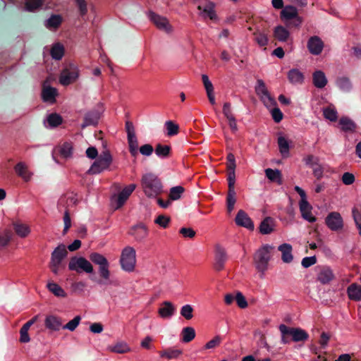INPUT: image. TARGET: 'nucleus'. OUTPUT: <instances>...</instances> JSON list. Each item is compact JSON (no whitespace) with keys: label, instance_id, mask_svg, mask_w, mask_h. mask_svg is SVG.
Here are the masks:
<instances>
[{"label":"nucleus","instance_id":"1","mask_svg":"<svg viewBox=\"0 0 361 361\" xmlns=\"http://www.w3.org/2000/svg\"><path fill=\"white\" fill-rule=\"evenodd\" d=\"M145 194L148 197H156L162 192V185L158 177L152 173H145L141 180Z\"/></svg>","mask_w":361,"mask_h":361},{"label":"nucleus","instance_id":"2","mask_svg":"<svg viewBox=\"0 0 361 361\" xmlns=\"http://www.w3.org/2000/svg\"><path fill=\"white\" fill-rule=\"evenodd\" d=\"M274 249V247L273 246L265 245L257 250L254 256V262L256 269L258 271L261 272L262 275L264 274V272L268 268V263L271 257V253Z\"/></svg>","mask_w":361,"mask_h":361},{"label":"nucleus","instance_id":"3","mask_svg":"<svg viewBox=\"0 0 361 361\" xmlns=\"http://www.w3.org/2000/svg\"><path fill=\"white\" fill-rule=\"evenodd\" d=\"M113 161V157L108 149L101 152L98 158L92 163L88 173L90 174H99L109 169Z\"/></svg>","mask_w":361,"mask_h":361},{"label":"nucleus","instance_id":"4","mask_svg":"<svg viewBox=\"0 0 361 361\" xmlns=\"http://www.w3.org/2000/svg\"><path fill=\"white\" fill-rule=\"evenodd\" d=\"M80 71L77 65L69 63L61 72L59 82L63 86H68L75 82L79 78Z\"/></svg>","mask_w":361,"mask_h":361},{"label":"nucleus","instance_id":"5","mask_svg":"<svg viewBox=\"0 0 361 361\" xmlns=\"http://www.w3.org/2000/svg\"><path fill=\"white\" fill-rule=\"evenodd\" d=\"M281 18L287 26L300 27L303 19L298 16L297 8L293 6H285L281 12Z\"/></svg>","mask_w":361,"mask_h":361},{"label":"nucleus","instance_id":"6","mask_svg":"<svg viewBox=\"0 0 361 361\" xmlns=\"http://www.w3.org/2000/svg\"><path fill=\"white\" fill-rule=\"evenodd\" d=\"M120 263L121 268L128 272H131L135 269L136 264V252L130 246L124 247L121 252Z\"/></svg>","mask_w":361,"mask_h":361},{"label":"nucleus","instance_id":"7","mask_svg":"<svg viewBox=\"0 0 361 361\" xmlns=\"http://www.w3.org/2000/svg\"><path fill=\"white\" fill-rule=\"evenodd\" d=\"M68 269L77 273L85 272L88 274L94 273V268L91 262L82 257H72L68 264Z\"/></svg>","mask_w":361,"mask_h":361},{"label":"nucleus","instance_id":"8","mask_svg":"<svg viewBox=\"0 0 361 361\" xmlns=\"http://www.w3.org/2000/svg\"><path fill=\"white\" fill-rule=\"evenodd\" d=\"M90 260L95 264L99 266V273L100 276L105 281L110 279L109 263L106 258L98 253L92 252L90 255Z\"/></svg>","mask_w":361,"mask_h":361},{"label":"nucleus","instance_id":"9","mask_svg":"<svg viewBox=\"0 0 361 361\" xmlns=\"http://www.w3.org/2000/svg\"><path fill=\"white\" fill-rule=\"evenodd\" d=\"M68 252L64 245H59L51 253L50 269L54 274L59 273L63 259L67 256Z\"/></svg>","mask_w":361,"mask_h":361},{"label":"nucleus","instance_id":"10","mask_svg":"<svg viewBox=\"0 0 361 361\" xmlns=\"http://www.w3.org/2000/svg\"><path fill=\"white\" fill-rule=\"evenodd\" d=\"M147 16L158 29L167 33L172 32L173 27L166 17L159 16L153 11H149Z\"/></svg>","mask_w":361,"mask_h":361},{"label":"nucleus","instance_id":"11","mask_svg":"<svg viewBox=\"0 0 361 361\" xmlns=\"http://www.w3.org/2000/svg\"><path fill=\"white\" fill-rule=\"evenodd\" d=\"M325 223L327 227L333 231H340L343 227V218L337 212H330L325 219Z\"/></svg>","mask_w":361,"mask_h":361},{"label":"nucleus","instance_id":"12","mask_svg":"<svg viewBox=\"0 0 361 361\" xmlns=\"http://www.w3.org/2000/svg\"><path fill=\"white\" fill-rule=\"evenodd\" d=\"M135 184H130L125 187L117 196H114L111 199L112 202L115 204V209H117L121 207L126 200L128 199L131 193L136 188Z\"/></svg>","mask_w":361,"mask_h":361},{"label":"nucleus","instance_id":"13","mask_svg":"<svg viewBox=\"0 0 361 361\" xmlns=\"http://www.w3.org/2000/svg\"><path fill=\"white\" fill-rule=\"evenodd\" d=\"M316 272L317 280L322 284L329 283L334 278L333 271L329 267H317Z\"/></svg>","mask_w":361,"mask_h":361},{"label":"nucleus","instance_id":"14","mask_svg":"<svg viewBox=\"0 0 361 361\" xmlns=\"http://www.w3.org/2000/svg\"><path fill=\"white\" fill-rule=\"evenodd\" d=\"M50 79L47 78L43 85V90L42 92V99L45 102L53 104L56 100V97L58 94L57 90L49 85Z\"/></svg>","mask_w":361,"mask_h":361},{"label":"nucleus","instance_id":"15","mask_svg":"<svg viewBox=\"0 0 361 361\" xmlns=\"http://www.w3.org/2000/svg\"><path fill=\"white\" fill-rule=\"evenodd\" d=\"M227 260V255L226 250L219 245L215 247V262L214 264V269L221 271L224 267V264Z\"/></svg>","mask_w":361,"mask_h":361},{"label":"nucleus","instance_id":"16","mask_svg":"<svg viewBox=\"0 0 361 361\" xmlns=\"http://www.w3.org/2000/svg\"><path fill=\"white\" fill-rule=\"evenodd\" d=\"M73 146L71 143L65 142L61 145L56 147L52 151V158L56 162L59 163L56 157V154H59L63 158L68 159L72 156Z\"/></svg>","mask_w":361,"mask_h":361},{"label":"nucleus","instance_id":"17","mask_svg":"<svg viewBox=\"0 0 361 361\" xmlns=\"http://www.w3.org/2000/svg\"><path fill=\"white\" fill-rule=\"evenodd\" d=\"M102 112L98 109H92L85 114L84 122L81 124V128L84 129L89 126H96L101 117Z\"/></svg>","mask_w":361,"mask_h":361},{"label":"nucleus","instance_id":"18","mask_svg":"<svg viewBox=\"0 0 361 361\" xmlns=\"http://www.w3.org/2000/svg\"><path fill=\"white\" fill-rule=\"evenodd\" d=\"M307 48L313 55H319L324 48V43L318 36L311 37L307 42Z\"/></svg>","mask_w":361,"mask_h":361},{"label":"nucleus","instance_id":"19","mask_svg":"<svg viewBox=\"0 0 361 361\" xmlns=\"http://www.w3.org/2000/svg\"><path fill=\"white\" fill-rule=\"evenodd\" d=\"M299 207L301 215L304 219L310 223L314 222L316 221V218L312 212V207L308 202L307 200L300 201Z\"/></svg>","mask_w":361,"mask_h":361},{"label":"nucleus","instance_id":"20","mask_svg":"<svg viewBox=\"0 0 361 361\" xmlns=\"http://www.w3.org/2000/svg\"><path fill=\"white\" fill-rule=\"evenodd\" d=\"M235 223L237 225L248 229L252 230L254 228V224L251 219L243 210L238 211L235 216Z\"/></svg>","mask_w":361,"mask_h":361},{"label":"nucleus","instance_id":"21","mask_svg":"<svg viewBox=\"0 0 361 361\" xmlns=\"http://www.w3.org/2000/svg\"><path fill=\"white\" fill-rule=\"evenodd\" d=\"M130 234L134 236V238L136 241L141 242L147 238L148 235V231L145 225L139 224L132 228Z\"/></svg>","mask_w":361,"mask_h":361},{"label":"nucleus","instance_id":"22","mask_svg":"<svg viewBox=\"0 0 361 361\" xmlns=\"http://www.w3.org/2000/svg\"><path fill=\"white\" fill-rule=\"evenodd\" d=\"M15 171L25 181L28 182L31 180L33 173L28 171L27 166L25 162H18L15 166Z\"/></svg>","mask_w":361,"mask_h":361},{"label":"nucleus","instance_id":"23","mask_svg":"<svg viewBox=\"0 0 361 361\" xmlns=\"http://www.w3.org/2000/svg\"><path fill=\"white\" fill-rule=\"evenodd\" d=\"M214 7L215 4L213 2L207 1L203 8L201 6H199L198 9L201 11L200 15L203 18H209V19L214 20L217 18Z\"/></svg>","mask_w":361,"mask_h":361},{"label":"nucleus","instance_id":"24","mask_svg":"<svg viewBox=\"0 0 361 361\" xmlns=\"http://www.w3.org/2000/svg\"><path fill=\"white\" fill-rule=\"evenodd\" d=\"M278 250L281 252V259L284 263H290L293 260V248L288 243H283L279 246Z\"/></svg>","mask_w":361,"mask_h":361},{"label":"nucleus","instance_id":"25","mask_svg":"<svg viewBox=\"0 0 361 361\" xmlns=\"http://www.w3.org/2000/svg\"><path fill=\"white\" fill-rule=\"evenodd\" d=\"M174 305L169 301H164L159 309V314L163 319L171 318L175 312Z\"/></svg>","mask_w":361,"mask_h":361},{"label":"nucleus","instance_id":"26","mask_svg":"<svg viewBox=\"0 0 361 361\" xmlns=\"http://www.w3.org/2000/svg\"><path fill=\"white\" fill-rule=\"evenodd\" d=\"M63 21V18L61 15L54 14L51 15L47 19L44 25L49 30L54 31L59 27Z\"/></svg>","mask_w":361,"mask_h":361},{"label":"nucleus","instance_id":"27","mask_svg":"<svg viewBox=\"0 0 361 361\" xmlns=\"http://www.w3.org/2000/svg\"><path fill=\"white\" fill-rule=\"evenodd\" d=\"M62 117L56 113H52L46 117L44 121V124L47 128H53L59 126L62 123Z\"/></svg>","mask_w":361,"mask_h":361},{"label":"nucleus","instance_id":"28","mask_svg":"<svg viewBox=\"0 0 361 361\" xmlns=\"http://www.w3.org/2000/svg\"><path fill=\"white\" fill-rule=\"evenodd\" d=\"M45 326L51 331H59L62 326V322L60 318L54 316L49 315L45 318L44 320Z\"/></svg>","mask_w":361,"mask_h":361},{"label":"nucleus","instance_id":"29","mask_svg":"<svg viewBox=\"0 0 361 361\" xmlns=\"http://www.w3.org/2000/svg\"><path fill=\"white\" fill-rule=\"evenodd\" d=\"M288 78L293 85L302 84L305 80L304 74L297 68H293L288 72Z\"/></svg>","mask_w":361,"mask_h":361},{"label":"nucleus","instance_id":"30","mask_svg":"<svg viewBox=\"0 0 361 361\" xmlns=\"http://www.w3.org/2000/svg\"><path fill=\"white\" fill-rule=\"evenodd\" d=\"M274 36L279 42H287L290 37V32L283 26L278 25L274 30Z\"/></svg>","mask_w":361,"mask_h":361},{"label":"nucleus","instance_id":"31","mask_svg":"<svg viewBox=\"0 0 361 361\" xmlns=\"http://www.w3.org/2000/svg\"><path fill=\"white\" fill-rule=\"evenodd\" d=\"M314 85L317 88H323L327 84V79L324 73L322 71H316L312 75Z\"/></svg>","mask_w":361,"mask_h":361},{"label":"nucleus","instance_id":"32","mask_svg":"<svg viewBox=\"0 0 361 361\" xmlns=\"http://www.w3.org/2000/svg\"><path fill=\"white\" fill-rule=\"evenodd\" d=\"M275 227L274 221L271 217L265 218L259 225V231L261 233L267 235L274 231Z\"/></svg>","mask_w":361,"mask_h":361},{"label":"nucleus","instance_id":"33","mask_svg":"<svg viewBox=\"0 0 361 361\" xmlns=\"http://www.w3.org/2000/svg\"><path fill=\"white\" fill-rule=\"evenodd\" d=\"M13 225L16 233L20 238H27L31 232L30 226L25 224L16 222Z\"/></svg>","mask_w":361,"mask_h":361},{"label":"nucleus","instance_id":"34","mask_svg":"<svg viewBox=\"0 0 361 361\" xmlns=\"http://www.w3.org/2000/svg\"><path fill=\"white\" fill-rule=\"evenodd\" d=\"M265 175L267 178L271 181V182H275L278 185H281L282 181V175L281 171L279 169H267L264 171Z\"/></svg>","mask_w":361,"mask_h":361},{"label":"nucleus","instance_id":"35","mask_svg":"<svg viewBox=\"0 0 361 361\" xmlns=\"http://www.w3.org/2000/svg\"><path fill=\"white\" fill-rule=\"evenodd\" d=\"M182 354V350L175 348H167L159 352L160 357L167 360L178 359Z\"/></svg>","mask_w":361,"mask_h":361},{"label":"nucleus","instance_id":"36","mask_svg":"<svg viewBox=\"0 0 361 361\" xmlns=\"http://www.w3.org/2000/svg\"><path fill=\"white\" fill-rule=\"evenodd\" d=\"M108 350L112 353L123 354L129 353L130 348L126 342L121 341L109 346Z\"/></svg>","mask_w":361,"mask_h":361},{"label":"nucleus","instance_id":"37","mask_svg":"<svg viewBox=\"0 0 361 361\" xmlns=\"http://www.w3.org/2000/svg\"><path fill=\"white\" fill-rule=\"evenodd\" d=\"M347 292H348V297L350 298V299L354 300L356 301L361 300V286H360L355 284V283H353L348 288Z\"/></svg>","mask_w":361,"mask_h":361},{"label":"nucleus","instance_id":"38","mask_svg":"<svg viewBox=\"0 0 361 361\" xmlns=\"http://www.w3.org/2000/svg\"><path fill=\"white\" fill-rule=\"evenodd\" d=\"M290 336L295 342L305 341L308 338L307 333L300 328H293Z\"/></svg>","mask_w":361,"mask_h":361},{"label":"nucleus","instance_id":"39","mask_svg":"<svg viewBox=\"0 0 361 361\" xmlns=\"http://www.w3.org/2000/svg\"><path fill=\"white\" fill-rule=\"evenodd\" d=\"M278 145L280 153L283 157H287L289 154V142L283 135H279L278 137Z\"/></svg>","mask_w":361,"mask_h":361},{"label":"nucleus","instance_id":"40","mask_svg":"<svg viewBox=\"0 0 361 361\" xmlns=\"http://www.w3.org/2000/svg\"><path fill=\"white\" fill-rule=\"evenodd\" d=\"M44 0H27L25 4V11L29 12H37L42 6Z\"/></svg>","mask_w":361,"mask_h":361},{"label":"nucleus","instance_id":"41","mask_svg":"<svg viewBox=\"0 0 361 361\" xmlns=\"http://www.w3.org/2000/svg\"><path fill=\"white\" fill-rule=\"evenodd\" d=\"M341 129L345 132H354L356 128L355 123L348 118H341L339 121Z\"/></svg>","mask_w":361,"mask_h":361},{"label":"nucleus","instance_id":"42","mask_svg":"<svg viewBox=\"0 0 361 361\" xmlns=\"http://www.w3.org/2000/svg\"><path fill=\"white\" fill-rule=\"evenodd\" d=\"M47 286L49 290L54 295L57 297H66V294L65 291L57 283L53 281H50L47 283Z\"/></svg>","mask_w":361,"mask_h":361},{"label":"nucleus","instance_id":"43","mask_svg":"<svg viewBox=\"0 0 361 361\" xmlns=\"http://www.w3.org/2000/svg\"><path fill=\"white\" fill-rule=\"evenodd\" d=\"M128 142L129 146V151L130 154L135 157L138 153V142L136 135L128 136Z\"/></svg>","mask_w":361,"mask_h":361},{"label":"nucleus","instance_id":"44","mask_svg":"<svg viewBox=\"0 0 361 361\" xmlns=\"http://www.w3.org/2000/svg\"><path fill=\"white\" fill-rule=\"evenodd\" d=\"M165 128L168 136H173L178 133L179 126L172 121H166Z\"/></svg>","mask_w":361,"mask_h":361},{"label":"nucleus","instance_id":"45","mask_svg":"<svg viewBox=\"0 0 361 361\" xmlns=\"http://www.w3.org/2000/svg\"><path fill=\"white\" fill-rule=\"evenodd\" d=\"M183 341L188 343L194 339L195 337V331L192 327H185L182 331Z\"/></svg>","mask_w":361,"mask_h":361},{"label":"nucleus","instance_id":"46","mask_svg":"<svg viewBox=\"0 0 361 361\" xmlns=\"http://www.w3.org/2000/svg\"><path fill=\"white\" fill-rule=\"evenodd\" d=\"M171 151V147L169 145H157L155 148V154L161 157L166 158L169 157Z\"/></svg>","mask_w":361,"mask_h":361},{"label":"nucleus","instance_id":"47","mask_svg":"<svg viewBox=\"0 0 361 361\" xmlns=\"http://www.w3.org/2000/svg\"><path fill=\"white\" fill-rule=\"evenodd\" d=\"M259 97L267 108H271L276 105V102L271 96L269 91H267L266 93H264V94H262Z\"/></svg>","mask_w":361,"mask_h":361},{"label":"nucleus","instance_id":"48","mask_svg":"<svg viewBox=\"0 0 361 361\" xmlns=\"http://www.w3.org/2000/svg\"><path fill=\"white\" fill-rule=\"evenodd\" d=\"M184 190V188L180 185L171 188L169 193L170 200L172 201L179 200L181 197Z\"/></svg>","mask_w":361,"mask_h":361},{"label":"nucleus","instance_id":"49","mask_svg":"<svg viewBox=\"0 0 361 361\" xmlns=\"http://www.w3.org/2000/svg\"><path fill=\"white\" fill-rule=\"evenodd\" d=\"M64 54V49L62 45L56 44L51 49V55L53 59L60 60Z\"/></svg>","mask_w":361,"mask_h":361},{"label":"nucleus","instance_id":"50","mask_svg":"<svg viewBox=\"0 0 361 361\" xmlns=\"http://www.w3.org/2000/svg\"><path fill=\"white\" fill-rule=\"evenodd\" d=\"M323 114L326 119L331 121H335L337 120L338 118L336 110L332 107H327L324 109Z\"/></svg>","mask_w":361,"mask_h":361},{"label":"nucleus","instance_id":"51","mask_svg":"<svg viewBox=\"0 0 361 361\" xmlns=\"http://www.w3.org/2000/svg\"><path fill=\"white\" fill-rule=\"evenodd\" d=\"M235 202V192H228L226 203L228 213H231L233 210Z\"/></svg>","mask_w":361,"mask_h":361},{"label":"nucleus","instance_id":"52","mask_svg":"<svg viewBox=\"0 0 361 361\" xmlns=\"http://www.w3.org/2000/svg\"><path fill=\"white\" fill-rule=\"evenodd\" d=\"M193 308L190 305H185L180 309V315L185 319H191L193 317Z\"/></svg>","mask_w":361,"mask_h":361},{"label":"nucleus","instance_id":"53","mask_svg":"<svg viewBox=\"0 0 361 361\" xmlns=\"http://www.w3.org/2000/svg\"><path fill=\"white\" fill-rule=\"evenodd\" d=\"M255 92L258 97L264 94L268 90L265 82L262 79L257 80V84L255 87Z\"/></svg>","mask_w":361,"mask_h":361},{"label":"nucleus","instance_id":"54","mask_svg":"<svg viewBox=\"0 0 361 361\" xmlns=\"http://www.w3.org/2000/svg\"><path fill=\"white\" fill-rule=\"evenodd\" d=\"M80 320L81 317L80 316H76L72 320L68 322L66 325H64L63 329L73 331L79 325Z\"/></svg>","mask_w":361,"mask_h":361},{"label":"nucleus","instance_id":"55","mask_svg":"<svg viewBox=\"0 0 361 361\" xmlns=\"http://www.w3.org/2000/svg\"><path fill=\"white\" fill-rule=\"evenodd\" d=\"M337 85L343 91H348L351 88L350 80L345 77L340 78L336 81Z\"/></svg>","mask_w":361,"mask_h":361},{"label":"nucleus","instance_id":"56","mask_svg":"<svg viewBox=\"0 0 361 361\" xmlns=\"http://www.w3.org/2000/svg\"><path fill=\"white\" fill-rule=\"evenodd\" d=\"M221 343V337L219 335H216L204 345V349L209 350L219 346Z\"/></svg>","mask_w":361,"mask_h":361},{"label":"nucleus","instance_id":"57","mask_svg":"<svg viewBox=\"0 0 361 361\" xmlns=\"http://www.w3.org/2000/svg\"><path fill=\"white\" fill-rule=\"evenodd\" d=\"M269 109H270L272 118L274 121L276 123L280 122L283 118V114L281 110L276 107V105Z\"/></svg>","mask_w":361,"mask_h":361},{"label":"nucleus","instance_id":"58","mask_svg":"<svg viewBox=\"0 0 361 361\" xmlns=\"http://www.w3.org/2000/svg\"><path fill=\"white\" fill-rule=\"evenodd\" d=\"M170 221V217L165 215H159L154 220V223L158 224L159 226L165 228L168 226Z\"/></svg>","mask_w":361,"mask_h":361},{"label":"nucleus","instance_id":"59","mask_svg":"<svg viewBox=\"0 0 361 361\" xmlns=\"http://www.w3.org/2000/svg\"><path fill=\"white\" fill-rule=\"evenodd\" d=\"M235 300L237 305L240 308H246L248 305L245 296L239 291L235 293Z\"/></svg>","mask_w":361,"mask_h":361},{"label":"nucleus","instance_id":"60","mask_svg":"<svg viewBox=\"0 0 361 361\" xmlns=\"http://www.w3.org/2000/svg\"><path fill=\"white\" fill-rule=\"evenodd\" d=\"M30 329L26 328L25 326H23L20 330V341L21 343H28L30 341V336L28 334V331Z\"/></svg>","mask_w":361,"mask_h":361},{"label":"nucleus","instance_id":"61","mask_svg":"<svg viewBox=\"0 0 361 361\" xmlns=\"http://www.w3.org/2000/svg\"><path fill=\"white\" fill-rule=\"evenodd\" d=\"M235 183V171H228V192H235V189H234Z\"/></svg>","mask_w":361,"mask_h":361},{"label":"nucleus","instance_id":"62","mask_svg":"<svg viewBox=\"0 0 361 361\" xmlns=\"http://www.w3.org/2000/svg\"><path fill=\"white\" fill-rule=\"evenodd\" d=\"M202 82H203L204 87L205 88L207 94L213 92L214 87H213L212 82L209 80V77L207 75L203 74L202 75Z\"/></svg>","mask_w":361,"mask_h":361},{"label":"nucleus","instance_id":"63","mask_svg":"<svg viewBox=\"0 0 361 361\" xmlns=\"http://www.w3.org/2000/svg\"><path fill=\"white\" fill-rule=\"evenodd\" d=\"M152 342V337L150 336H147L142 340L140 343V346L144 349L152 350L153 348Z\"/></svg>","mask_w":361,"mask_h":361},{"label":"nucleus","instance_id":"64","mask_svg":"<svg viewBox=\"0 0 361 361\" xmlns=\"http://www.w3.org/2000/svg\"><path fill=\"white\" fill-rule=\"evenodd\" d=\"M342 181L345 185H351L355 181V176L351 173L345 172L343 174Z\"/></svg>","mask_w":361,"mask_h":361}]
</instances>
